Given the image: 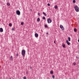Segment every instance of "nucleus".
I'll return each mask as SVG.
<instances>
[{
	"label": "nucleus",
	"instance_id": "1",
	"mask_svg": "<svg viewBox=\"0 0 79 79\" xmlns=\"http://www.w3.org/2000/svg\"><path fill=\"white\" fill-rule=\"evenodd\" d=\"M25 54L26 51L24 49H23L22 51V55L23 57H24V56H25Z\"/></svg>",
	"mask_w": 79,
	"mask_h": 79
},
{
	"label": "nucleus",
	"instance_id": "2",
	"mask_svg": "<svg viewBox=\"0 0 79 79\" xmlns=\"http://www.w3.org/2000/svg\"><path fill=\"white\" fill-rule=\"evenodd\" d=\"M74 8L75 11H76L77 12H78L79 11V7L77 6H75Z\"/></svg>",
	"mask_w": 79,
	"mask_h": 79
},
{
	"label": "nucleus",
	"instance_id": "3",
	"mask_svg": "<svg viewBox=\"0 0 79 79\" xmlns=\"http://www.w3.org/2000/svg\"><path fill=\"white\" fill-rule=\"evenodd\" d=\"M52 21L50 19V18H48L47 19V22L48 23H51Z\"/></svg>",
	"mask_w": 79,
	"mask_h": 79
},
{
	"label": "nucleus",
	"instance_id": "4",
	"mask_svg": "<svg viewBox=\"0 0 79 79\" xmlns=\"http://www.w3.org/2000/svg\"><path fill=\"white\" fill-rule=\"evenodd\" d=\"M60 27L62 31H64V28L63 27V25H60Z\"/></svg>",
	"mask_w": 79,
	"mask_h": 79
},
{
	"label": "nucleus",
	"instance_id": "5",
	"mask_svg": "<svg viewBox=\"0 0 79 79\" xmlns=\"http://www.w3.org/2000/svg\"><path fill=\"white\" fill-rule=\"evenodd\" d=\"M16 14L17 15H20V11H19V10H17L16 11Z\"/></svg>",
	"mask_w": 79,
	"mask_h": 79
},
{
	"label": "nucleus",
	"instance_id": "6",
	"mask_svg": "<svg viewBox=\"0 0 79 79\" xmlns=\"http://www.w3.org/2000/svg\"><path fill=\"white\" fill-rule=\"evenodd\" d=\"M66 43H67L68 45H70V43L68 41V40H67L66 41Z\"/></svg>",
	"mask_w": 79,
	"mask_h": 79
},
{
	"label": "nucleus",
	"instance_id": "7",
	"mask_svg": "<svg viewBox=\"0 0 79 79\" xmlns=\"http://www.w3.org/2000/svg\"><path fill=\"white\" fill-rule=\"evenodd\" d=\"M35 37H38L39 36V35L37 33H35Z\"/></svg>",
	"mask_w": 79,
	"mask_h": 79
},
{
	"label": "nucleus",
	"instance_id": "8",
	"mask_svg": "<svg viewBox=\"0 0 79 79\" xmlns=\"http://www.w3.org/2000/svg\"><path fill=\"white\" fill-rule=\"evenodd\" d=\"M0 32H3V28H0Z\"/></svg>",
	"mask_w": 79,
	"mask_h": 79
},
{
	"label": "nucleus",
	"instance_id": "9",
	"mask_svg": "<svg viewBox=\"0 0 79 79\" xmlns=\"http://www.w3.org/2000/svg\"><path fill=\"white\" fill-rule=\"evenodd\" d=\"M68 39L69 42H70V41H71V38H70V37H69L68 38Z\"/></svg>",
	"mask_w": 79,
	"mask_h": 79
},
{
	"label": "nucleus",
	"instance_id": "10",
	"mask_svg": "<svg viewBox=\"0 0 79 79\" xmlns=\"http://www.w3.org/2000/svg\"><path fill=\"white\" fill-rule=\"evenodd\" d=\"M37 21L38 22H39L40 21V18H38L37 19Z\"/></svg>",
	"mask_w": 79,
	"mask_h": 79
},
{
	"label": "nucleus",
	"instance_id": "11",
	"mask_svg": "<svg viewBox=\"0 0 79 79\" xmlns=\"http://www.w3.org/2000/svg\"><path fill=\"white\" fill-rule=\"evenodd\" d=\"M74 31L75 32H77V29L76 28H74Z\"/></svg>",
	"mask_w": 79,
	"mask_h": 79
},
{
	"label": "nucleus",
	"instance_id": "12",
	"mask_svg": "<svg viewBox=\"0 0 79 79\" xmlns=\"http://www.w3.org/2000/svg\"><path fill=\"white\" fill-rule=\"evenodd\" d=\"M43 15H44V16H47V14H46V13H45V12H43Z\"/></svg>",
	"mask_w": 79,
	"mask_h": 79
},
{
	"label": "nucleus",
	"instance_id": "13",
	"mask_svg": "<svg viewBox=\"0 0 79 79\" xmlns=\"http://www.w3.org/2000/svg\"><path fill=\"white\" fill-rule=\"evenodd\" d=\"M62 47H63V48H65L66 47V45H65V44H64L62 45Z\"/></svg>",
	"mask_w": 79,
	"mask_h": 79
},
{
	"label": "nucleus",
	"instance_id": "14",
	"mask_svg": "<svg viewBox=\"0 0 79 79\" xmlns=\"http://www.w3.org/2000/svg\"><path fill=\"white\" fill-rule=\"evenodd\" d=\"M12 26V24L11 23H10L9 24V26L10 27H11Z\"/></svg>",
	"mask_w": 79,
	"mask_h": 79
},
{
	"label": "nucleus",
	"instance_id": "15",
	"mask_svg": "<svg viewBox=\"0 0 79 79\" xmlns=\"http://www.w3.org/2000/svg\"><path fill=\"white\" fill-rule=\"evenodd\" d=\"M10 58H11L10 60H13V56H10Z\"/></svg>",
	"mask_w": 79,
	"mask_h": 79
},
{
	"label": "nucleus",
	"instance_id": "16",
	"mask_svg": "<svg viewBox=\"0 0 79 79\" xmlns=\"http://www.w3.org/2000/svg\"><path fill=\"white\" fill-rule=\"evenodd\" d=\"M57 8H58V6H55V9H57Z\"/></svg>",
	"mask_w": 79,
	"mask_h": 79
},
{
	"label": "nucleus",
	"instance_id": "17",
	"mask_svg": "<svg viewBox=\"0 0 79 79\" xmlns=\"http://www.w3.org/2000/svg\"><path fill=\"white\" fill-rule=\"evenodd\" d=\"M50 74H52L53 73V71H50Z\"/></svg>",
	"mask_w": 79,
	"mask_h": 79
},
{
	"label": "nucleus",
	"instance_id": "18",
	"mask_svg": "<svg viewBox=\"0 0 79 79\" xmlns=\"http://www.w3.org/2000/svg\"><path fill=\"white\" fill-rule=\"evenodd\" d=\"M38 16H40V13L39 12L38 13Z\"/></svg>",
	"mask_w": 79,
	"mask_h": 79
},
{
	"label": "nucleus",
	"instance_id": "19",
	"mask_svg": "<svg viewBox=\"0 0 79 79\" xmlns=\"http://www.w3.org/2000/svg\"><path fill=\"white\" fill-rule=\"evenodd\" d=\"M43 19H45V17L44 16L42 18Z\"/></svg>",
	"mask_w": 79,
	"mask_h": 79
},
{
	"label": "nucleus",
	"instance_id": "20",
	"mask_svg": "<svg viewBox=\"0 0 79 79\" xmlns=\"http://www.w3.org/2000/svg\"><path fill=\"white\" fill-rule=\"evenodd\" d=\"M7 5H8V6H10V3H7Z\"/></svg>",
	"mask_w": 79,
	"mask_h": 79
},
{
	"label": "nucleus",
	"instance_id": "21",
	"mask_svg": "<svg viewBox=\"0 0 79 79\" xmlns=\"http://www.w3.org/2000/svg\"><path fill=\"white\" fill-rule=\"evenodd\" d=\"M75 2H76V1L75 0H73V3H74Z\"/></svg>",
	"mask_w": 79,
	"mask_h": 79
},
{
	"label": "nucleus",
	"instance_id": "22",
	"mask_svg": "<svg viewBox=\"0 0 79 79\" xmlns=\"http://www.w3.org/2000/svg\"><path fill=\"white\" fill-rule=\"evenodd\" d=\"M44 27H47V25H44Z\"/></svg>",
	"mask_w": 79,
	"mask_h": 79
},
{
	"label": "nucleus",
	"instance_id": "23",
	"mask_svg": "<svg viewBox=\"0 0 79 79\" xmlns=\"http://www.w3.org/2000/svg\"><path fill=\"white\" fill-rule=\"evenodd\" d=\"M23 23H24L23 22H21V25H23Z\"/></svg>",
	"mask_w": 79,
	"mask_h": 79
},
{
	"label": "nucleus",
	"instance_id": "24",
	"mask_svg": "<svg viewBox=\"0 0 79 79\" xmlns=\"http://www.w3.org/2000/svg\"><path fill=\"white\" fill-rule=\"evenodd\" d=\"M12 31H15V29H14V28H12Z\"/></svg>",
	"mask_w": 79,
	"mask_h": 79
},
{
	"label": "nucleus",
	"instance_id": "25",
	"mask_svg": "<svg viewBox=\"0 0 79 79\" xmlns=\"http://www.w3.org/2000/svg\"><path fill=\"white\" fill-rule=\"evenodd\" d=\"M23 79H26V77H23Z\"/></svg>",
	"mask_w": 79,
	"mask_h": 79
},
{
	"label": "nucleus",
	"instance_id": "26",
	"mask_svg": "<svg viewBox=\"0 0 79 79\" xmlns=\"http://www.w3.org/2000/svg\"><path fill=\"white\" fill-rule=\"evenodd\" d=\"M73 65H76V63H73Z\"/></svg>",
	"mask_w": 79,
	"mask_h": 79
},
{
	"label": "nucleus",
	"instance_id": "27",
	"mask_svg": "<svg viewBox=\"0 0 79 79\" xmlns=\"http://www.w3.org/2000/svg\"><path fill=\"white\" fill-rule=\"evenodd\" d=\"M52 78H55V76L52 75Z\"/></svg>",
	"mask_w": 79,
	"mask_h": 79
},
{
	"label": "nucleus",
	"instance_id": "28",
	"mask_svg": "<svg viewBox=\"0 0 79 79\" xmlns=\"http://www.w3.org/2000/svg\"><path fill=\"white\" fill-rule=\"evenodd\" d=\"M48 6H50V4L49 3H48Z\"/></svg>",
	"mask_w": 79,
	"mask_h": 79
},
{
	"label": "nucleus",
	"instance_id": "29",
	"mask_svg": "<svg viewBox=\"0 0 79 79\" xmlns=\"http://www.w3.org/2000/svg\"><path fill=\"white\" fill-rule=\"evenodd\" d=\"M16 55H17V56H18V53H17L16 54Z\"/></svg>",
	"mask_w": 79,
	"mask_h": 79
},
{
	"label": "nucleus",
	"instance_id": "30",
	"mask_svg": "<svg viewBox=\"0 0 79 79\" xmlns=\"http://www.w3.org/2000/svg\"><path fill=\"white\" fill-rule=\"evenodd\" d=\"M76 58H79V57H78L77 56H76Z\"/></svg>",
	"mask_w": 79,
	"mask_h": 79
},
{
	"label": "nucleus",
	"instance_id": "31",
	"mask_svg": "<svg viewBox=\"0 0 79 79\" xmlns=\"http://www.w3.org/2000/svg\"><path fill=\"white\" fill-rule=\"evenodd\" d=\"M46 34H47V35H48V32H47V33H46Z\"/></svg>",
	"mask_w": 79,
	"mask_h": 79
},
{
	"label": "nucleus",
	"instance_id": "32",
	"mask_svg": "<svg viewBox=\"0 0 79 79\" xmlns=\"http://www.w3.org/2000/svg\"><path fill=\"white\" fill-rule=\"evenodd\" d=\"M30 69H32V67H30Z\"/></svg>",
	"mask_w": 79,
	"mask_h": 79
},
{
	"label": "nucleus",
	"instance_id": "33",
	"mask_svg": "<svg viewBox=\"0 0 79 79\" xmlns=\"http://www.w3.org/2000/svg\"><path fill=\"white\" fill-rule=\"evenodd\" d=\"M54 44H55V41H54Z\"/></svg>",
	"mask_w": 79,
	"mask_h": 79
},
{
	"label": "nucleus",
	"instance_id": "34",
	"mask_svg": "<svg viewBox=\"0 0 79 79\" xmlns=\"http://www.w3.org/2000/svg\"><path fill=\"white\" fill-rule=\"evenodd\" d=\"M78 42H79V40H78Z\"/></svg>",
	"mask_w": 79,
	"mask_h": 79
}]
</instances>
